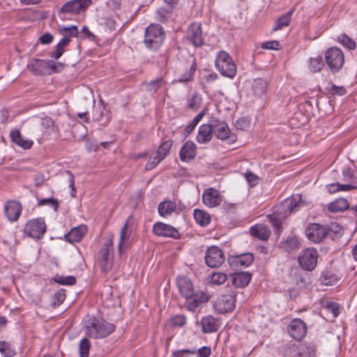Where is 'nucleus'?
I'll list each match as a JSON object with an SVG mask.
<instances>
[{
  "mask_svg": "<svg viewBox=\"0 0 357 357\" xmlns=\"http://www.w3.org/2000/svg\"><path fill=\"white\" fill-rule=\"evenodd\" d=\"M176 286L181 297L185 299V307L195 312L202 304L208 302L209 296L202 290H195L192 280L186 275L176 277Z\"/></svg>",
  "mask_w": 357,
  "mask_h": 357,
  "instance_id": "1",
  "label": "nucleus"
},
{
  "mask_svg": "<svg viewBox=\"0 0 357 357\" xmlns=\"http://www.w3.org/2000/svg\"><path fill=\"white\" fill-rule=\"evenodd\" d=\"M116 329V326L104 319L96 317H90L85 324V333L93 339L107 337Z\"/></svg>",
  "mask_w": 357,
  "mask_h": 357,
  "instance_id": "2",
  "label": "nucleus"
},
{
  "mask_svg": "<svg viewBox=\"0 0 357 357\" xmlns=\"http://www.w3.org/2000/svg\"><path fill=\"white\" fill-rule=\"evenodd\" d=\"M165 37L163 27L160 24L151 23L145 29L143 42L147 49L158 52L162 47Z\"/></svg>",
  "mask_w": 357,
  "mask_h": 357,
  "instance_id": "3",
  "label": "nucleus"
},
{
  "mask_svg": "<svg viewBox=\"0 0 357 357\" xmlns=\"http://www.w3.org/2000/svg\"><path fill=\"white\" fill-rule=\"evenodd\" d=\"M91 4V0H70L59 9L57 14L62 21L73 20L75 16L85 12Z\"/></svg>",
  "mask_w": 357,
  "mask_h": 357,
  "instance_id": "4",
  "label": "nucleus"
},
{
  "mask_svg": "<svg viewBox=\"0 0 357 357\" xmlns=\"http://www.w3.org/2000/svg\"><path fill=\"white\" fill-rule=\"evenodd\" d=\"M325 63L332 73H339L344 63L342 50L337 47L328 48L324 52Z\"/></svg>",
  "mask_w": 357,
  "mask_h": 357,
  "instance_id": "5",
  "label": "nucleus"
},
{
  "mask_svg": "<svg viewBox=\"0 0 357 357\" xmlns=\"http://www.w3.org/2000/svg\"><path fill=\"white\" fill-rule=\"evenodd\" d=\"M215 67L222 76L234 78L236 74V66L230 55L225 51L218 53L215 59Z\"/></svg>",
  "mask_w": 357,
  "mask_h": 357,
  "instance_id": "6",
  "label": "nucleus"
},
{
  "mask_svg": "<svg viewBox=\"0 0 357 357\" xmlns=\"http://www.w3.org/2000/svg\"><path fill=\"white\" fill-rule=\"evenodd\" d=\"M236 302V292L231 291L227 294L219 296L213 304V307L220 314H225L234 310Z\"/></svg>",
  "mask_w": 357,
  "mask_h": 357,
  "instance_id": "7",
  "label": "nucleus"
},
{
  "mask_svg": "<svg viewBox=\"0 0 357 357\" xmlns=\"http://www.w3.org/2000/svg\"><path fill=\"white\" fill-rule=\"evenodd\" d=\"M46 231V225L43 218L29 220L25 225L24 232L35 239H41Z\"/></svg>",
  "mask_w": 357,
  "mask_h": 357,
  "instance_id": "8",
  "label": "nucleus"
},
{
  "mask_svg": "<svg viewBox=\"0 0 357 357\" xmlns=\"http://www.w3.org/2000/svg\"><path fill=\"white\" fill-rule=\"evenodd\" d=\"M318 256L315 248H306L300 253L298 264L303 270L312 271L317 266Z\"/></svg>",
  "mask_w": 357,
  "mask_h": 357,
  "instance_id": "9",
  "label": "nucleus"
},
{
  "mask_svg": "<svg viewBox=\"0 0 357 357\" xmlns=\"http://www.w3.org/2000/svg\"><path fill=\"white\" fill-rule=\"evenodd\" d=\"M326 229L324 225L310 222L307 225L305 234L310 241L314 243H319L327 238Z\"/></svg>",
  "mask_w": 357,
  "mask_h": 357,
  "instance_id": "10",
  "label": "nucleus"
},
{
  "mask_svg": "<svg viewBox=\"0 0 357 357\" xmlns=\"http://www.w3.org/2000/svg\"><path fill=\"white\" fill-rule=\"evenodd\" d=\"M112 245V241L108 240L98 253V261L100 268L105 273L109 271L112 267V257L109 256L111 252L113 251Z\"/></svg>",
  "mask_w": 357,
  "mask_h": 357,
  "instance_id": "11",
  "label": "nucleus"
},
{
  "mask_svg": "<svg viewBox=\"0 0 357 357\" xmlns=\"http://www.w3.org/2000/svg\"><path fill=\"white\" fill-rule=\"evenodd\" d=\"M255 260V256L251 252H245L239 255H229L227 262L234 270H238L250 266Z\"/></svg>",
  "mask_w": 357,
  "mask_h": 357,
  "instance_id": "12",
  "label": "nucleus"
},
{
  "mask_svg": "<svg viewBox=\"0 0 357 357\" xmlns=\"http://www.w3.org/2000/svg\"><path fill=\"white\" fill-rule=\"evenodd\" d=\"M186 37L195 47H202L204 44V39L202 36V24L196 22L191 23L188 28Z\"/></svg>",
  "mask_w": 357,
  "mask_h": 357,
  "instance_id": "13",
  "label": "nucleus"
},
{
  "mask_svg": "<svg viewBox=\"0 0 357 357\" xmlns=\"http://www.w3.org/2000/svg\"><path fill=\"white\" fill-rule=\"evenodd\" d=\"M206 264L213 268L220 266L225 261L222 250L218 246L209 247L205 254Z\"/></svg>",
  "mask_w": 357,
  "mask_h": 357,
  "instance_id": "14",
  "label": "nucleus"
},
{
  "mask_svg": "<svg viewBox=\"0 0 357 357\" xmlns=\"http://www.w3.org/2000/svg\"><path fill=\"white\" fill-rule=\"evenodd\" d=\"M153 232L158 236L169 237L176 240L181 238V234L176 228L162 222H157L153 225Z\"/></svg>",
  "mask_w": 357,
  "mask_h": 357,
  "instance_id": "15",
  "label": "nucleus"
},
{
  "mask_svg": "<svg viewBox=\"0 0 357 357\" xmlns=\"http://www.w3.org/2000/svg\"><path fill=\"white\" fill-rule=\"evenodd\" d=\"M289 335L296 341L301 342L307 334V326L301 319H294L288 326Z\"/></svg>",
  "mask_w": 357,
  "mask_h": 357,
  "instance_id": "16",
  "label": "nucleus"
},
{
  "mask_svg": "<svg viewBox=\"0 0 357 357\" xmlns=\"http://www.w3.org/2000/svg\"><path fill=\"white\" fill-rule=\"evenodd\" d=\"M202 200L206 206L212 208L219 206L221 204L222 199L218 190L209 188L204 190L202 196Z\"/></svg>",
  "mask_w": 357,
  "mask_h": 357,
  "instance_id": "17",
  "label": "nucleus"
},
{
  "mask_svg": "<svg viewBox=\"0 0 357 357\" xmlns=\"http://www.w3.org/2000/svg\"><path fill=\"white\" fill-rule=\"evenodd\" d=\"M22 206L20 202L9 200L4 206V212L8 220L10 222L17 221L22 213Z\"/></svg>",
  "mask_w": 357,
  "mask_h": 357,
  "instance_id": "18",
  "label": "nucleus"
},
{
  "mask_svg": "<svg viewBox=\"0 0 357 357\" xmlns=\"http://www.w3.org/2000/svg\"><path fill=\"white\" fill-rule=\"evenodd\" d=\"M197 155L196 144L191 140H188L181 147L179 153L180 160L188 162L195 159Z\"/></svg>",
  "mask_w": 357,
  "mask_h": 357,
  "instance_id": "19",
  "label": "nucleus"
},
{
  "mask_svg": "<svg viewBox=\"0 0 357 357\" xmlns=\"http://www.w3.org/2000/svg\"><path fill=\"white\" fill-rule=\"evenodd\" d=\"M9 136L13 144L21 147L24 150L30 149L33 145V142L31 139H25L17 129L12 130L10 132Z\"/></svg>",
  "mask_w": 357,
  "mask_h": 357,
  "instance_id": "20",
  "label": "nucleus"
},
{
  "mask_svg": "<svg viewBox=\"0 0 357 357\" xmlns=\"http://www.w3.org/2000/svg\"><path fill=\"white\" fill-rule=\"evenodd\" d=\"M47 60L40 59H31L28 65L27 68L34 75L44 76L47 74Z\"/></svg>",
  "mask_w": 357,
  "mask_h": 357,
  "instance_id": "21",
  "label": "nucleus"
},
{
  "mask_svg": "<svg viewBox=\"0 0 357 357\" xmlns=\"http://www.w3.org/2000/svg\"><path fill=\"white\" fill-rule=\"evenodd\" d=\"M88 228L84 225L75 227L69 232L65 234L64 237L66 241L73 243L79 242L86 234Z\"/></svg>",
  "mask_w": 357,
  "mask_h": 357,
  "instance_id": "22",
  "label": "nucleus"
},
{
  "mask_svg": "<svg viewBox=\"0 0 357 357\" xmlns=\"http://www.w3.org/2000/svg\"><path fill=\"white\" fill-rule=\"evenodd\" d=\"M232 284L236 288H243L250 283L252 274L250 272H236L230 274Z\"/></svg>",
  "mask_w": 357,
  "mask_h": 357,
  "instance_id": "23",
  "label": "nucleus"
},
{
  "mask_svg": "<svg viewBox=\"0 0 357 357\" xmlns=\"http://www.w3.org/2000/svg\"><path fill=\"white\" fill-rule=\"evenodd\" d=\"M93 119L95 121L99 122L100 126L105 127L110 121V112L106 108L105 105L96 109L93 112Z\"/></svg>",
  "mask_w": 357,
  "mask_h": 357,
  "instance_id": "24",
  "label": "nucleus"
},
{
  "mask_svg": "<svg viewBox=\"0 0 357 357\" xmlns=\"http://www.w3.org/2000/svg\"><path fill=\"white\" fill-rule=\"evenodd\" d=\"M218 320L213 316L208 315L202 318L200 324L204 333H212L218 331Z\"/></svg>",
  "mask_w": 357,
  "mask_h": 357,
  "instance_id": "25",
  "label": "nucleus"
},
{
  "mask_svg": "<svg viewBox=\"0 0 357 357\" xmlns=\"http://www.w3.org/2000/svg\"><path fill=\"white\" fill-rule=\"evenodd\" d=\"M293 280L295 284L300 289H306L311 283L310 276L305 270H296L293 275Z\"/></svg>",
  "mask_w": 357,
  "mask_h": 357,
  "instance_id": "26",
  "label": "nucleus"
},
{
  "mask_svg": "<svg viewBox=\"0 0 357 357\" xmlns=\"http://www.w3.org/2000/svg\"><path fill=\"white\" fill-rule=\"evenodd\" d=\"M251 236L261 241H267L271 235L270 229L264 225H256L250 228Z\"/></svg>",
  "mask_w": 357,
  "mask_h": 357,
  "instance_id": "27",
  "label": "nucleus"
},
{
  "mask_svg": "<svg viewBox=\"0 0 357 357\" xmlns=\"http://www.w3.org/2000/svg\"><path fill=\"white\" fill-rule=\"evenodd\" d=\"M213 132L208 124H202L199 126L198 133L197 135V141L199 144H206L209 142L213 137Z\"/></svg>",
  "mask_w": 357,
  "mask_h": 357,
  "instance_id": "28",
  "label": "nucleus"
},
{
  "mask_svg": "<svg viewBox=\"0 0 357 357\" xmlns=\"http://www.w3.org/2000/svg\"><path fill=\"white\" fill-rule=\"evenodd\" d=\"M268 85V84L266 79L261 77L256 78L252 82V92L255 96L261 97L266 93Z\"/></svg>",
  "mask_w": 357,
  "mask_h": 357,
  "instance_id": "29",
  "label": "nucleus"
},
{
  "mask_svg": "<svg viewBox=\"0 0 357 357\" xmlns=\"http://www.w3.org/2000/svg\"><path fill=\"white\" fill-rule=\"evenodd\" d=\"M280 247L290 253L300 248L301 242L296 236H289L285 241L280 243Z\"/></svg>",
  "mask_w": 357,
  "mask_h": 357,
  "instance_id": "30",
  "label": "nucleus"
},
{
  "mask_svg": "<svg viewBox=\"0 0 357 357\" xmlns=\"http://www.w3.org/2000/svg\"><path fill=\"white\" fill-rule=\"evenodd\" d=\"M213 132L219 139L225 140L228 139L232 142L236 140V136L231 133V130L226 122L222 123V126L217 128Z\"/></svg>",
  "mask_w": 357,
  "mask_h": 357,
  "instance_id": "31",
  "label": "nucleus"
},
{
  "mask_svg": "<svg viewBox=\"0 0 357 357\" xmlns=\"http://www.w3.org/2000/svg\"><path fill=\"white\" fill-rule=\"evenodd\" d=\"M300 357H315L317 346L312 342L299 343Z\"/></svg>",
  "mask_w": 357,
  "mask_h": 357,
  "instance_id": "32",
  "label": "nucleus"
},
{
  "mask_svg": "<svg viewBox=\"0 0 357 357\" xmlns=\"http://www.w3.org/2000/svg\"><path fill=\"white\" fill-rule=\"evenodd\" d=\"M294 8L290 9L289 11L278 17L275 22V26L273 27V31H276L282 29L284 26H289L291 16L294 12Z\"/></svg>",
  "mask_w": 357,
  "mask_h": 357,
  "instance_id": "33",
  "label": "nucleus"
},
{
  "mask_svg": "<svg viewBox=\"0 0 357 357\" xmlns=\"http://www.w3.org/2000/svg\"><path fill=\"white\" fill-rule=\"evenodd\" d=\"M176 209V204L171 200H165L161 202L158 204V213L162 217H165L167 215L171 214Z\"/></svg>",
  "mask_w": 357,
  "mask_h": 357,
  "instance_id": "34",
  "label": "nucleus"
},
{
  "mask_svg": "<svg viewBox=\"0 0 357 357\" xmlns=\"http://www.w3.org/2000/svg\"><path fill=\"white\" fill-rule=\"evenodd\" d=\"M349 208V202L346 199H337L328 205V210L331 213H337L344 211Z\"/></svg>",
  "mask_w": 357,
  "mask_h": 357,
  "instance_id": "35",
  "label": "nucleus"
},
{
  "mask_svg": "<svg viewBox=\"0 0 357 357\" xmlns=\"http://www.w3.org/2000/svg\"><path fill=\"white\" fill-rule=\"evenodd\" d=\"M340 280V277L332 271H324L320 277V280L324 285H333Z\"/></svg>",
  "mask_w": 357,
  "mask_h": 357,
  "instance_id": "36",
  "label": "nucleus"
},
{
  "mask_svg": "<svg viewBox=\"0 0 357 357\" xmlns=\"http://www.w3.org/2000/svg\"><path fill=\"white\" fill-rule=\"evenodd\" d=\"M193 215L196 222L201 227H205L209 225L211 217L208 213L203 210L196 208L194 210Z\"/></svg>",
  "mask_w": 357,
  "mask_h": 357,
  "instance_id": "37",
  "label": "nucleus"
},
{
  "mask_svg": "<svg viewBox=\"0 0 357 357\" xmlns=\"http://www.w3.org/2000/svg\"><path fill=\"white\" fill-rule=\"evenodd\" d=\"M70 39L66 36L62 38L55 47V51L52 52L50 56L55 59H59L65 52V47L69 45Z\"/></svg>",
  "mask_w": 357,
  "mask_h": 357,
  "instance_id": "38",
  "label": "nucleus"
},
{
  "mask_svg": "<svg viewBox=\"0 0 357 357\" xmlns=\"http://www.w3.org/2000/svg\"><path fill=\"white\" fill-rule=\"evenodd\" d=\"M207 110L208 109L206 107L204 108L197 116H195L192 121L185 128L183 132L185 139L188 137V136L195 130V127L205 115Z\"/></svg>",
  "mask_w": 357,
  "mask_h": 357,
  "instance_id": "39",
  "label": "nucleus"
},
{
  "mask_svg": "<svg viewBox=\"0 0 357 357\" xmlns=\"http://www.w3.org/2000/svg\"><path fill=\"white\" fill-rule=\"evenodd\" d=\"M324 66L325 63L324 62L321 55L311 57L309 59V68L313 73L320 72L324 68Z\"/></svg>",
  "mask_w": 357,
  "mask_h": 357,
  "instance_id": "40",
  "label": "nucleus"
},
{
  "mask_svg": "<svg viewBox=\"0 0 357 357\" xmlns=\"http://www.w3.org/2000/svg\"><path fill=\"white\" fill-rule=\"evenodd\" d=\"M282 354L286 356H298L300 357L299 344L289 342L284 345Z\"/></svg>",
  "mask_w": 357,
  "mask_h": 357,
  "instance_id": "41",
  "label": "nucleus"
},
{
  "mask_svg": "<svg viewBox=\"0 0 357 357\" xmlns=\"http://www.w3.org/2000/svg\"><path fill=\"white\" fill-rule=\"evenodd\" d=\"M325 228L327 229V238L334 239L337 236H340L342 234L343 228L337 222H332L328 225H325Z\"/></svg>",
  "mask_w": 357,
  "mask_h": 357,
  "instance_id": "42",
  "label": "nucleus"
},
{
  "mask_svg": "<svg viewBox=\"0 0 357 357\" xmlns=\"http://www.w3.org/2000/svg\"><path fill=\"white\" fill-rule=\"evenodd\" d=\"M202 102V97L198 93L195 92L190 98L188 99L187 107L193 112H196L201 107Z\"/></svg>",
  "mask_w": 357,
  "mask_h": 357,
  "instance_id": "43",
  "label": "nucleus"
},
{
  "mask_svg": "<svg viewBox=\"0 0 357 357\" xmlns=\"http://www.w3.org/2000/svg\"><path fill=\"white\" fill-rule=\"evenodd\" d=\"M173 10L164 7H160L156 10V19L161 23L167 22L171 18Z\"/></svg>",
  "mask_w": 357,
  "mask_h": 357,
  "instance_id": "44",
  "label": "nucleus"
},
{
  "mask_svg": "<svg viewBox=\"0 0 357 357\" xmlns=\"http://www.w3.org/2000/svg\"><path fill=\"white\" fill-rule=\"evenodd\" d=\"M197 68V61L195 59H194L189 70L186 71L185 73L181 75L178 81L181 83H188L189 82L192 81Z\"/></svg>",
  "mask_w": 357,
  "mask_h": 357,
  "instance_id": "45",
  "label": "nucleus"
},
{
  "mask_svg": "<svg viewBox=\"0 0 357 357\" xmlns=\"http://www.w3.org/2000/svg\"><path fill=\"white\" fill-rule=\"evenodd\" d=\"M65 65L61 62H56L53 60H47V74L50 75L53 73H59L64 69Z\"/></svg>",
  "mask_w": 357,
  "mask_h": 357,
  "instance_id": "46",
  "label": "nucleus"
},
{
  "mask_svg": "<svg viewBox=\"0 0 357 357\" xmlns=\"http://www.w3.org/2000/svg\"><path fill=\"white\" fill-rule=\"evenodd\" d=\"M91 347L90 340L87 337L82 338L79 343V357H89Z\"/></svg>",
  "mask_w": 357,
  "mask_h": 357,
  "instance_id": "47",
  "label": "nucleus"
},
{
  "mask_svg": "<svg viewBox=\"0 0 357 357\" xmlns=\"http://www.w3.org/2000/svg\"><path fill=\"white\" fill-rule=\"evenodd\" d=\"M146 86V91L151 93H155L162 86L163 78L159 77L155 80H151L149 82H144Z\"/></svg>",
  "mask_w": 357,
  "mask_h": 357,
  "instance_id": "48",
  "label": "nucleus"
},
{
  "mask_svg": "<svg viewBox=\"0 0 357 357\" xmlns=\"http://www.w3.org/2000/svg\"><path fill=\"white\" fill-rule=\"evenodd\" d=\"M172 139H167L163 141L159 146L157 153L161 156L162 158H165L170 152V149L173 144Z\"/></svg>",
  "mask_w": 357,
  "mask_h": 357,
  "instance_id": "49",
  "label": "nucleus"
},
{
  "mask_svg": "<svg viewBox=\"0 0 357 357\" xmlns=\"http://www.w3.org/2000/svg\"><path fill=\"white\" fill-rule=\"evenodd\" d=\"M52 280L61 285H73L76 283V278L74 276H61L56 275L52 278Z\"/></svg>",
  "mask_w": 357,
  "mask_h": 357,
  "instance_id": "50",
  "label": "nucleus"
},
{
  "mask_svg": "<svg viewBox=\"0 0 357 357\" xmlns=\"http://www.w3.org/2000/svg\"><path fill=\"white\" fill-rule=\"evenodd\" d=\"M66 290L60 289L59 291L54 293L52 298V306L55 308L61 305L66 299Z\"/></svg>",
  "mask_w": 357,
  "mask_h": 357,
  "instance_id": "51",
  "label": "nucleus"
},
{
  "mask_svg": "<svg viewBox=\"0 0 357 357\" xmlns=\"http://www.w3.org/2000/svg\"><path fill=\"white\" fill-rule=\"evenodd\" d=\"M337 40L349 50H354L356 48V42L345 33L340 35L337 37Z\"/></svg>",
  "mask_w": 357,
  "mask_h": 357,
  "instance_id": "52",
  "label": "nucleus"
},
{
  "mask_svg": "<svg viewBox=\"0 0 357 357\" xmlns=\"http://www.w3.org/2000/svg\"><path fill=\"white\" fill-rule=\"evenodd\" d=\"M164 158H162L157 153L151 154L146 164V169L151 170L155 168Z\"/></svg>",
  "mask_w": 357,
  "mask_h": 357,
  "instance_id": "53",
  "label": "nucleus"
},
{
  "mask_svg": "<svg viewBox=\"0 0 357 357\" xmlns=\"http://www.w3.org/2000/svg\"><path fill=\"white\" fill-rule=\"evenodd\" d=\"M38 206L48 205L50 207H52L54 211H57L59 206L58 199H55L54 197L39 199L38 202Z\"/></svg>",
  "mask_w": 357,
  "mask_h": 357,
  "instance_id": "54",
  "label": "nucleus"
},
{
  "mask_svg": "<svg viewBox=\"0 0 357 357\" xmlns=\"http://www.w3.org/2000/svg\"><path fill=\"white\" fill-rule=\"evenodd\" d=\"M211 282L214 284H222L227 279V275L225 273H213L211 276Z\"/></svg>",
  "mask_w": 357,
  "mask_h": 357,
  "instance_id": "55",
  "label": "nucleus"
},
{
  "mask_svg": "<svg viewBox=\"0 0 357 357\" xmlns=\"http://www.w3.org/2000/svg\"><path fill=\"white\" fill-rule=\"evenodd\" d=\"M324 307L328 312H331L334 317L340 314V305L333 301H326Z\"/></svg>",
  "mask_w": 357,
  "mask_h": 357,
  "instance_id": "56",
  "label": "nucleus"
},
{
  "mask_svg": "<svg viewBox=\"0 0 357 357\" xmlns=\"http://www.w3.org/2000/svg\"><path fill=\"white\" fill-rule=\"evenodd\" d=\"M329 86L326 89L332 95L344 96L347 93V90L344 86H337L332 82L329 83Z\"/></svg>",
  "mask_w": 357,
  "mask_h": 357,
  "instance_id": "57",
  "label": "nucleus"
},
{
  "mask_svg": "<svg viewBox=\"0 0 357 357\" xmlns=\"http://www.w3.org/2000/svg\"><path fill=\"white\" fill-rule=\"evenodd\" d=\"M187 318L184 314H176L172 317L170 322L174 327H183L186 324Z\"/></svg>",
  "mask_w": 357,
  "mask_h": 357,
  "instance_id": "58",
  "label": "nucleus"
},
{
  "mask_svg": "<svg viewBox=\"0 0 357 357\" xmlns=\"http://www.w3.org/2000/svg\"><path fill=\"white\" fill-rule=\"evenodd\" d=\"M196 349H181V350H175L172 351V357H190L196 354Z\"/></svg>",
  "mask_w": 357,
  "mask_h": 357,
  "instance_id": "59",
  "label": "nucleus"
},
{
  "mask_svg": "<svg viewBox=\"0 0 357 357\" xmlns=\"http://www.w3.org/2000/svg\"><path fill=\"white\" fill-rule=\"evenodd\" d=\"M0 352L4 354L5 357H11L15 354L14 350L6 341H0Z\"/></svg>",
  "mask_w": 357,
  "mask_h": 357,
  "instance_id": "60",
  "label": "nucleus"
},
{
  "mask_svg": "<svg viewBox=\"0 0 357 357\" xmlns=\"http://www.w3.org/2000/svg\"><path fill=\"white\" fill-rule=\"evenodd\" d=\"M250 121L247 117H241L236 120L234 126L237 130H245L250 126Z\"/></svg>",
  "mask_w": 357,
  "mask_h": 357,
  "instance_id": "61",
  "label": "nucleus"
},
{
  "mask_svg": "<svg viewBox=\"0 0 357 357\" xmlns=\"http://www.w3.org/2000/svg\"><path fill=\"white\" fill-rule=\"evenodd\" d=\"M82 36L83 39H89L90 41L96 42L98 37L91 32L86 26H84L82 29Z\"/></svg>",
  "mask_w": 357,
  "mask_h": 357,
  "instance_id": "62",
  "label": "nucleus"
},
{
  "mask_svg": "<svg viewBox=\"0 0 357 357\" xmlns=\"http://www.w3.org/2000/svg\"><path fill=\"white\" fill-rule=\"evenodd\" d=\"M301 198L299 200H296V199H291L289 202L286 204V209L284 211V213L291 214L294 211V210L298 207L300 204Z\"/></svg>",
  "mask_w": 357,
  "mask_h": 357,
  "instance_id": "63",
  "label": "nucleus"
},
{
  "mask_svg": "<svg viewBox=\"0 0 357 357\" xmlns=\"http://www.w3.org/2000/svg\"><path fill=\"white\" fill-rule=\"evenodd\" d=\"M275 213H273L271 215H268V218L269 219L270 222L271 223L272 226L277 230L278 232H280V231L282 230V221L280 218L275 217L274 215Z\"/></svg>",
  "mask_w": 357,
  "mask_h": 357,
  "instance_id": "64",
  "label": "nucleus"
}]
</instances>
